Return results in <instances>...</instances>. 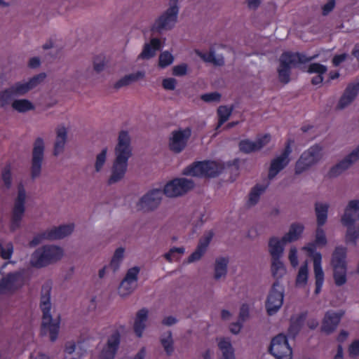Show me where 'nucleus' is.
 I'll return each instance as SVG.
<instances>
[{
  "label": "nucleus",
  "instance_id": "f257e3e1",
  "mask_svg": "<svg viewBox=\"0 0 359 359\" xmlns=\"http://www.w3.org/2000/svg\"><path fill=\"white\" fill-rule=\"evenodd\" d=\"M115 154L116 158L113 163L111 175L108 180L109 184L119 182L126 172L128 161L131 156L130 137L127 131L121 130L119 133Z\"/></svg>",
  "mask_w": 359,
  "mask_h": 359
},
{
  "label": "nucleus",
  "instance_id": "f03ea898",
  "mask_svg": "<svg viewBox=\"0 0 359 359\" xmlns=\"http://www.w3.org/2000/svg\"><path fill=\"white\" fill-rule=\"evenodd\" d=\"M40 308L43 312L41 334L44 336L49 333L51 341H55L59 333L60 318L54 320L50 314V288L48 287L45 294H41Z\"/></svg>",
  "mask_w": 359,
  "mask_h": 359
},
{
  "label": "nucleus",
  "instance_id": "7ed1b4c3",
  "mask_svg": "<svg viewBox=\"0 0 359 359\" xmlns=\"http://www.w3.org/2000/svg\"><path fill=\"white\" fill-rule=\"evenodd\" d=\"M222 163L215 161L205 160L194 161L182 171L186 176L212 178L219 175L224 170Z\"/></svg>",
  "mask_w": 359,
  "mask_h": 359
},
{
  "label": "nucleus",
  "instance_id": "20e7f679",
  "mask_svg": "<svg viewBox=\"0 0 359 359\" xmlns=\"http://www.w3.org/2000/svg\"><path fill=\"white\" fill-rule=\"evenodd\" d=\"M315 58V56L307 57L301 53L284 52L280 57L278 68V78L281 83H287L290 80L291 65L306 64Z\"/></svg>",
  "mask_w": 359,
  "mask_h": 359
},
{
  "label": "nucleus",
  "instance_id": "39448f33",
  "mask_svg": "<svg viewBox=\"0 0 359 359\" xmlns=\"http://www.w3.org/2000/svg\"><path fill=\"white\" fill-rule=\"evenodd\" d=\"M63 255L61 248L46 245L36 249L32 255L30 263L36 268L45 267L60 260Z\"/></svg>",
  "mask_w": 359,
  "mask_h": 359
},
{
  "label": "nucleus",
  "instance_id": "423d86ee",
  "mask_svg": "<svg viewBox=\"0 0 359 359\" xmlns=\"http://www.w3.org/2000/svg\"><path fill=\"white\" fill-rule=\"evenodd\" d=\"M346 248L337 246L335 248L331 259L333 267V278L337 286H341L347 281L346 271Z\"/></svg>",
  "mask_w": 359,
  "mask_h": 359
},
{
  "label": "nucleus",
  "instance_id": "0eeeda50",
  "mask_svg": "<svg viewBox=\"0 0 359 359\" xmlns=\"http://www.w3.org/2000/svg\"><path fill=\"white\" fill-rule=\"evenodd\" d=\"M178 13L177 0H170L169 8L156 20L153 29L160 32L172 29L177 21Z\"/></svg>",
  "mask_w": 359,
  "mask_h": 359
},
{
  "label": "nucleus",
  "instance_id": "6e6552de",
  "mask_svg": "<svg viewBox=\"0 0 359 359\" xmlns=\"http://www.w3.org/2000/svg\"><path fill=\"white\" fill-rule=\"evenodd\" d=\"M322 150V147L319 144H315L306 151H304L296 162L295 174L300 175L318 163L320 159V152Z\"/></svg>",
  "mask_w": 359,
  "mask_h": 359
},
{
  "label": "nucleus",
  "instance_id": "1a4fd4ad",
  "mask_svg": "<svg viewBox=\"0 0 359 359\" xmlns=\"http://www.w3.org/2000/svg\"><path fill=\"white\" fill-rule=\"evenodd\" d=\"M316 246L317 245L314 242H311L304 247V250L313 257V271L316 280V288L314 292L316 294H318L320 292L324 283L325 275L321 264L322 255L320 252H316Z\"/></svg>",
  "mask_w": 359,
  "mask_h": 359
},
{
  "label": "nucleus",
  "instance_id": "9d476101",
  "mask_svg": "<svg viewBox=\"0 0 359 359\" xmlns=\"http://www.w3.org/2000/svg\"><path fill=\"white\" fill-rule=\"evenodd\" d=\"M294 141L293 139H288L285 144V148L280 155L276 157L271 161L269 169L268 177L269 180L273 179L281 170H283L289 164L290 159L292 145Z\"/></svg>",
  "mask_w": 359,
  "mask_h": 359
},
{
  "label": "nucleus",
  "instance_id": "9b49d317",
  "mask_svg": "<svg viewBox=\"0 0 359 359\" xmlns=\"http://www.w3.org/2000/svg\"><path fill=\"white\" fill-rule=\"evenodd\" d=\"M269 351L276 359H292V350L284 334H279L272 339Z\"/></svg>",
  "mask_w": 359,
  "mask_h": 359
},
{
  "label": "nucleus",
  "instance_id": "f8f14e48",
  "mask_svg": "<svg viewBox=\"0 0 359 359\" xmlns=\"http://www.w3.org/2000/svg\"><path fill=\"white\" fill-rule=\"evenodd\" d=\"M284 290L278 280L273 283L266 302L267 313L272 316L276 313L283 305Z\"/></svg>",
  "mask_w": 359,
  "mask_h": 359
},
{
  "label": "nucleus",
  "instance_id": "ddd939ff",
  "mask_svg": "<svg viewBox=\"0 0 359 359\" xmlns=\"http://www.w3.org/2000/svg\"><path fill=\"white\" fill-rule=\"evenodd\" d=\"M191 135V130L189 127L172 131L169 141L170 149L175 153H180L185 149Z\"/></svg>",
  "mask_w": 359,
  "mask_h": 359
},
{
  "label": "nucleus",
  "instance_id": "4468645a",
  "mask_svg": "<svg viewBox=\"0 0 359 359\" xmlns=\"http://www.w3.org/2000/svg\"><path fill=\"white\" fill-rule=\"evenodd\" d=\"M44 142L41 137L36 139L34 143L32 158V177L33 179L39 176L44 154Z\"/></svg>",
  "mask_w": 359,
  "mask_h": 359
},
{
  "label": "nucleus",
  "instance_id": "2eb2a0df",
  "mask_svg": "<svg viewBox=\"0 0 359 359\" xmlns=\"http://www.w3.org/2000/svg\"><path fill=\"white\" fill-rule=\"evenodd\" d=\"M46 77V74L45 73H40L29 79L27 82L15 83L13 85L9 87V89L14 97L24 95L30 90L34 88L41 82H43Z\"/></svg>",
  "mask_w": 359,
  "mask_h": 359
},
{
  "label": "nucleus",
  "instance_id": "dca6fc26",
  "mask_svg": "<svg viewBox=\"0 0 359 359\" xmlns=\"http://www.w3.org/2000/svg\"><path fill=\"white\" fill-rule=\"evenodd\" d=\"M163 191L160 189H154L144 195L137 203L138 210L146 211L153 210L160 204Z\"/></svg>",
  "mask_w": 359,
  "mask_h": 359
},
{
  "label": "nucleus",
  "instance_id": "f3484780",
  "mask_svg": "<svg viewBox=\"0 0 359 359\" xmlns=\"http://www.w3.org/2000/svg\"><path fill=\"white\" fill-rule=\"evenodd\" d=\"M344 314L345 311L343 310L338 311H327L323 319L321 331L327 334L332 333L337 329Z\"/></svg>",
  "mask_w": 359,
  "mask_h": 359
},
{
  "label": "nucleus",
  "instance_id": "a211bd4d",
  "mask_svg": "<svg viewBox=\"0 0 359 359\" xmlns=\"http://www.w3.org/2000/svg\"><path fill=\"white\" fill-rule=\"evenodd\" d=\"M120 342L121 334L118 330H116L108 337L99 359H114L119 348Z\"/></svg>",
  "mask_w": 359,
  "mask_h": 359
},
{
  "label": "nucleus",
  "instance_id": "6ab92c4d",
  "mask_svg": "<svg viewBox=\"0 0 359 359\" xmlns=\"http://www.w3.org/2000/svg\"><path fill=\"white\" fill-rule=\"evenodd\" d=\"M359 158V146L351 152L343 160L330 168L328 172L329 177H335L348 169L352 163Z\"/></svg>",
  "mask_w": 359,
  "mask_h": 359
},
{
  "label": "nucleus",
  "instance_id": "aec40b11",
  "mask_svg": "<svg viewBox=\"0 0 359 359\" xmlns=\"http://www.w3.org/2000/svg\"><path fill=\"white\" fill-rule=\"evenodd\" d=\"M270 140L271 135L269 134H265L262 137H258L255 142L248 139L242 140L238 144L239 149L241 152L245 154H250L259 151L267 144Z\"/></svg>",
  "mask_w": 359,
  "mask_h": 359
},
{
  "label": "nucleus",
  "instance_id": "412c9836",
  "mask_svg": "<svg viewBox=\"0 0 359 359\" xmlns=\"http://www.w3.org/2000/svg\"><path fill=\"white\" fill-rule=\"evenodd\" d=\"M359 220V200H351L345 208L341 221L344 226H353Z\"/></svg>",
  "mask_w": 359,
  "mask_h": 359
},
{
  "label": "nucleus",
  "instance_id": "4be33fe9",
  "mask_svg": "<svg viewBox=\"0 0 359 359\" xmlns=\"http://www.w3.org/2000/svg\"><path fill=\"white\" fill-rule=\"evenodd\" d=\"M22 275L20 272L8 273L0 280V292H8L16 290L20 285Z\"/></svg>",
  "mask_w": 359,
  "mask_h": 359
},
{
  "label": "nucleus",
  "instance_id": "5701e85b",
  "mask_svg": "<svg viewBox=\"0 0 359 359\" xmlns=\"http://www.w3.org/2000/svg\"><path fill=\"white\" fill-rule=\"evenodd\" d=\"M212 237L213 233L212 231H209L200 239L196 249L188 257L189 263L198 261L202 257V256L205 252Z\"/></svg>",
  "mask_w": 359,
  "mask_h": 359
},
{
  "label": "nucleus",
  "instance_id": "b1692460",
  "mask_svg": "<svg viewBox=\"0 0 359 359\" xmlns=\"http://www.w3.org/2000/svg\"><path fill=\"white\" fill-rule=\"evenodd\" d=\"M359 91V83H350L346 88L344 94L341 97L337 108L342 109L348 106L355 99Z\"/></svg>",
  "mask_w": 359,
  "mask_h": 359
},
{
  "label": "nucleus",
  "instance_id": "393cba45",
  "mask_svg": "<svg viewBox=\"0 0 359 359\" xmlns=\"http://www.w3.org/2000/svg\"><path fill=\"white\" fill-rule=\"evenodd\" d=\"M307 317V311H304L297 316H292L287 330L288 335L293 339L300 332Z\"/></svg>",
  "mask_w": 359,
  "mask_h": 359
},
{
  "label": "nucleus",
  "instance_id": "a878e982",
  "mask_svg": "<svg viewBox=\"0 0 359 359\" xmlns=\"http://www.w3.org/2000/svg\"><path fill=\"white\" fill-rule=\"evenodd\" d=\"M304 230V226L302 224L297 222L292 223L290 226L289 231L281 238L283 244L297 241L301 237Z\"/></svg>",
  "mask_w": 359,
  "mask_h": 359
},
{
  "label": "nucleus",
  "instance_id": "bb28decb",
  "mask_svg": "<svg viewBox=\"0 0 359 359\" xmlns=\"http://www.w3.org/2000/svg\"><path fill=\"white\" fill-rule=\"evenodd\" d=\"M74 224H63L57 227H54L48 231V237L49 240L60 239L71 234L74 231Z\"/></svg>",
  "mask_w": 359,
  "mask_h": 359
},
{
  "label": "nucleus",
  "instance_id": "cd10ccee",
  "mask_svg": "<svg viewBox=\"0 0 359 359\" xmlns=\"http://www.w3.org/2000/svg\"><path fill=\"white\" fill-rule=\"evenodd\" d=\"M161 48V41L157 38L151 39L149 43H145L140 57L149 59L153 57L156 52Z\"/></svg>",
  "mask_w": 359,
  "mask_h": 359
},
{
  "label": "nucleus",
  "instance_id": "c85d7f7f",
  "mask_svg": "<svg viewBox=\"0 0 359 359\" xmlns=\"http://www.w3.org/2000/svg\"><path fill=\"white\" fill-rule=\"evenodd\" d=\"M67 130L65 127H58L57 129V138L54 145L53 154L55 156L60 154L64 149L67 140Z\"/></svg>",
  "mask_w": 359,
  "mask_h": 359
},
{
  "label": "nucleus",
  "instance_id": "c756f323",
  "mask_svg": "<svg viewBox=\"0 0 359 359\" xmlns=\"http://www.w3.org/2000/svg\"><path fill=\"white\" fill-rule=\"evenodd\" d=\"M144 76V73L143 72L138 71L135 73L130 74L128 75L124 76L121 79H120L118 81H117L114 85V87L116 89H119L122 87L127 86L132 83L133 82H135L140 79H142Z\"/></svg>",
  "mask_w": 359,
  "mask_h": 359
},
{
  "label": "nucleus",
  "instance_id": "7c9ffc66",
  "mask_svg": "<svg viewBox=\"0 0 359 359\" xmlns=\"http://www.w3.org/2000/svg\"><path fill=\"white\" fill-rule=\"evenodd\" d=\"M281 239L279 240L277 237L273 236L269 239V248L271 257H280L283 253L284 245Z\"/></svg>",
  "mask_w": 359,
  "mask_h": 359
},
{
  "label": "nucleus",
  "instance_id": "2f4dec72",
  "mask_svg": "<svg viewBox=\"0 0 359 359\" xmlns=\"http://www.w3.org/2000/svg\"><path fill=\"white\" fill-rule=\"evenodd\" d=\"M328 208L329 205L327 203H316L315 210L318 226L322 227L327 222Z\"/></svg>",
  "mask_w": 359,
  "mask_h": 359
},
{
  "label": "nucleus",
  "instance_id": "473e14b6",
  "mask_svg": "<svg viewBox=\"0 0 359 359\" xmlns=\"http://www.w3.org/2000/svg\"><path fill=\"white\" fill-rule=\"evenodd\" d=\"M229 260L226 257H219L216 259L215 266V278L218 280L225 276L227 272Z\"/></svg>",
  "mask_w": 359,
  "mask_h": 359
},
{
  "label": "nucleus",
  "instance_id": "72a5a7b5",
  "mask_svg": "<svg viewBox=\"0 0 359 359\" xmlns=\"http://www.w3.org/2000/svg\"><path fill=\"white\" fill-rule=\"evenodd\" d=\"M218 347L222 352V359H235L234 351L229 340L225 339L220 340Z\"/></svg>",
  "mask_w": 359,
  "mask_h": 359
},
{
  "label": "nucleus",
  "instance_id": "f704fd0d",
  "mask_svg": "<svg viewBox=\"0 0 359 359\" xmlns=\"http://www.w3.org/2000/svg\"><path fill=\"white\" fill-rule=\"evenodd\" d=\"M12 107L20 113L34 109V105L28 100H15L12 102Z\"/></svg>",
  "mask_w": 359,
  "mask_h": 359
},
{
  "label": "nucleus",
  "instance_id": "c9c22d12",
  "mask_svg": "<svg viewBox=\"0 0 359 359\" xmlns=\"http://www.w3.org/2000/svg\"><path fill=\"white\" fill-rule=\"evenodd\" d=\"M174 182L177 189L180 192V196L184 194L194 187L193 180L186 178H177L174 180Z\"/></svg>",
  "mask_w": 359,
  "mask_h": 359
},
{
  "label": "nucleus",
  "instance_id": "e433bc0d",
  "mask_svg": "<svg viewBox=\"0 0 359 359\" xmlns=\"http://www.w3.org/2000/svg\"><path fill=\"white\" fill-rule=\"evenodd\" d=\"M264 185L256 184L249 194L248 203L251 205H255L259 200L261 194L266 190Z\"/></svg>",
  "mask_w": 359,
  "mask_h": 359
},
{
  "label": "nucleus",
  "instance_id": "4c0bfd02",
  "mask_svg": "<svg viewBox=\"0 0 359 359\" xmlns=\"http://www.w3.org/2000/svg\"><path fill=\"white\" fill-rule=\"evenodd\" d=\"M271 271L274 278H278L285 273L283 263L280 260V257H271Z\"/></svg>",
  "mask_w": 359,
  "mask_h": 359
},
{
  "label": "nucleus",
  "instance_id": "58836bf2",
  "mask_svg": "<svg viewBox=\"0 0 359 359\" xmlns=\"http://www.w3.org/2000/svg\"><path fill=\"white\" fill-rule=\"evenodd\" d=\"M196 54L205 62H211L216 65H222L224 64L223 58H216L214 50H210L208 53H202L196 50Z\"/></svg>",
  "mask_w": 359,
  "mask_h": 359
},
{
  "label": "nucleus",
  "instance_id": "ea45409f",
  "mask_svg": "<svg viewBox=\"0 0 359 359\" xmlns=\"http://www.w3.org/2000/svg\"><path fill=\"white\" fill-rule=\"evenodd\" d=\"M309 278V269L307 264L302 265L299 269L297 278L296 285L297 286H304L307 284Z\"/></svg>",
  "mask_w": 359,
  "mask_h": 359
},
{
  "label": "nucleus",
  "instance_id": "a19ab883",
  "mask_svg": "<svg viewBox=\"0 0 359 359\" xmlns=\"http://www.w3.org/2000/svg\"><path fill=\"white\" fill-rule=\"evenodd\" d=\"M232 112L231 108L226 106H220L217 109L218 123L217 128L221 127L229 118Z\"/></svg>",
  "mask_w": 359,
  "mask_h": 359
},
{
  "label": "nucleus",
  "instance_id": "79ce46f5",
  "mask_svg": "<svg viewBox=\"0 0 359 359\" xmlns=\"http://www.w3.org/2000/svg\"><path fill=\"white\" fill-rule=\"evenodd\" d=\"M161 344L163 346L167 355L170 356L174 351L173 340L171 332L167 333V336L161 339Z\"/></svg>",
  "mask_w": 359,
  "mask_h": 359
},
{
  "label": "nucleus",
  "instance_id": "37998d69",
  "mask_svg": "<svg viewBox=\"0 0 359 359\" xmlns=\"http://www.w3.org/2000/svg\"><path fill=\"white\" fill-rule=\"evenodd\" d=\"M347 231L346 233V243L356 244L357 239L359 237V226L354 227L353 226H346Z\"/></svg>",
  "mask_w": 359,
  "mask_h": 359
},
{
  "label": "nucleus",
  "instance_id": "c03bdc74",
  "mask_svg": "<svg viewBox=\"0 0 359 359\" xmlns=\"http://www.w3.org/2000/svg\"><path fill=\"white\" fill-rule=\"evenodd\" d=\"M184 251L185 249L183 247L172 248L168 252L165 254V258L170 262L175 260H178L180 259V256L184 253Z\"/></svg>",
  "mask_w": 359,
  "mask_h": 359
},
{
  "label": "nucleus",
  "instance_id": "a18cd8bd",
  "mask_svg": "<svg viewBox=\"0 0 359 359\" xmlns=\"http://www.w3.org/2000/svg\"><path fill=\"white\" fill-rule=\"evenodd\" d=\"M163 191V195L165 194L168 197H177L180 196V192L176 187L174 180L168 182L165 187Z\"/></svg>",
  "mask_w": 359,
  "mask_h": 359
},
{
  "label": "nucleus",
  "instance_id": "49530a36",
  "mask_svg": "<svg viewBox=\"0 0 359 359\" xmlns=\"http://www.w3.org/2000/svg\"><path fill=\"white\" fill-rule=\"evenodd\" d=\"M140 272V269L137 266H134L129 269L126 273L125 278L123 280V285L126 284L128 280L132 281L137 284V276Z\"/></svg>",
  "mask_w": 359,
  "mask_h": 359
},
{
  "label": "nucleus",
  "instance_id": "de8ad7c7",
  "mask_svg": "<svg viewBox=\"0 0 359 359\" xmlns=\"http://www.w3.org/2000/svg\"><path fill=\"white\" fill-rule=\"evenodd\" d=\"M136 285H137L136 283H135L132 281H130V280H128L126 284H125L123 285V280H122L121 282V284L118 287V292H119L120 295L123 296V297L128 295L133 291V290L135 289Z\"/></svg>",
  "mask_w": 359,
  "mask_h": 359
},
{
  "label": "nucleus",
  "instance_id": "09e8293b",
  "mask_svg": "<svg viewBox=\"0 0 359 359\" xmlns=\"http://www.w3.org/2000/svg\"><path fill=\"white\" fill-rule=\"evenodd\" d=\"M173 62V56L168 51L163 52L159 55V67L165 68L172 64Z\"/></svg>",
  "mask_w": 359,
  "mask_h": 359
},
{
  "label": "nucleus",
  "instance_id": "8fccbe9b",
  "mask_svg": "<svg viewBox=\"0 0 359 359\" xmlns=\"http://www.w3.org/2000/svg\"><path fill=\"white\" fill-rule=\"evenodd\" d=\"M314 243L317 246H325L327 244L326 236L322 227L318 226L316 229Z\"/></svg>",
  "mask_w": 359,
  "mask_h": 359
},
{
  "label": "nucleus",
  "instance_id": "3c124183",
  "mask_svg": "<svg viewBox=\"0 0 359 359\" xmlns=\"http://www.w3.org/2000/svg\"><path fill=\"white\" fill-rule=\"evenodd\" d=\"M13 95L9 88L0 92V107H4L10 103Z\"/></svg>",
  "mask_w": 359,
  "mask_h": 359
},
{
  "label": "nucleus",
  "instance_id": "603ef678",
  "mask_svg": "<svg viewBox=\"0 0 359 359\" xmlns=\"http://www.w3.org/2000/svg\"><path fill=\"white\" fill-rule=\"evenodd\" d=\"M106 65L105 56L100 54L95 57L93 60V67L95 72H101L104 70Z\"/></svg>",
  "mask_w": 359,
  "mask_h": 359
},
{
  "label": "nucleus",
  "instance_id": "864d4df0",
  "mask_svg": "<svg viewBox=\"0 0 359 359\" xmlns=\"http://www.w3.org/2000/svg\"><path fill=\"white\" fill-rule=\"evenodd\" d=\"M327 69V67L324 65L320 63H311L309 66L308 72L310 74L316 73L320 75H323L326 73Z\"/></svg>",
  "mask_w": 359,
  "mask_h": 359
},
{
  "label": "nucleus",
  "instance_id": "5fc2aeb1",
  "mask_svg": "<svg viewBox=\"0 0 359 359\" xmlns=\"http://www.w3.org/2000/svg\"><path fill=\"white\" fill-rule=\"evenodd\" d=\"M2 180L7 189L11 186V168L10 165H6L2 170Z\"/></svg>",
  "mask_w": 359,
  "mask_h": 359
},
{
  "label": "nucleus",
  "instance_id": "6e6d98bb",
  "mask_svg": "<svg viewBox=\"0 0 359 359\" xmlns=\"http://www.w3.org/2000/svg\"><path fill=\"white\" fill-rule=\"evenodd\" d=\"M48 231H45L44 232H42L41 233H38L34 236L32 241H29V245L31 248L36 247L39 244H40L43 240L48 239L49 240V238L48 237Z\"/></svg>",
  "mask_w": 359,
  "mask_h": 359
},
{
  "label": "nucleus",
  "instance_id": "4d7b16f0",
  "mask_svg": "<svg viewBox=\"0 0 359 359\" xmlns=\"http://www.w3.org/2000/svg\"><path fill=\"white\" fill-rule=\"evenodd\" d=\"M107 151V149L104 148L97 156L95 165V170L97 172L100 171V170L102 169V168L103 167V165L106 161Z\"/></svg>",
  "mask_w": 359,
  "mask_h": 359
},
{
  "label": "nucleus",
  "instance_id": "13d9d810",
  "mask_svg": "<svg viewBox=\"0 0 359 359\" xmlns=\"http://www.w3.org/2000/svg\"><path fill=\"white\" fill-rule=\"evenodd\" d=\"M201 98L205 102H219L221 95L217 92L205 93L201 95Z\"/></svg>",
  "mask_w": 359,
  "mask_h": 359
},
{
  "label": "nucleus",
  "instance_id": "bf43d9fd",
  "mask_svg": "<svg viewBox=\"0 0 359 359\" xmlns=\"http://www.w3.org/2000/svg\"><path fill=\"white\" fill-rule=\"evenodd\" d=\"M0 251L1 256L4 259H9L13 252V245L11 243H8L6 245V248H4L3 245L0 243Z\"/></svg>",
  "mask_w": 359,
  "mask_h": 359
},
{
  "label": "nucleus",
  "instance_id": "052dcab7",
  "mask_svg": "<svg viewBox=\"0 0 359 359\" xmlns=\"http://www.w3.org/2000/svg\"><path fill=\"white\" fill-rule=\"evenodd\" d=\"M350 357L355 358L359 355V339L354 340L348 347Z\"/></svg>",
  "mask_w": 359,
  "mask_h": 359
},
{
  "label": "nucleus",
  "instance_id": "680f3d73",
  "mask_svg": "<svg viewBox=\"0 0 359 359\" xmlns=\"http://www.w3.org/2000/svg\"><path fill=\"white\" fill-rule=\"evenodd\" d=\"M134 332L137 337H141L142 333L145 329V322L140 321L137 319L135 320L134 323Z\"/></svg>",
  "mask_w": 359,
  "mask_h": 359
},
{
  "label": "nucleus",
  "instance_id": "e2e57ef3",
  "mask_svg": "<svg viewBox=\"0 0 359 359\" xmlns=\"http://www.w3.org/2000/svg\"><path fill=\"white\" fill-rule=\"evenodd\" d=\"M187 73V65L186 64H181L176 65L172 69V74L176 76H182L186 75Z\"/></svg>",
  "mask_w": 359,
  "mask_h": 359
},
{
  "label": "nucleus",
  "instance_id": "0e129e2a",
  "mask_svg": "<svg viewBox=\"0 0 359 359\" xmlns=\"http://www.w3.org/2000/svg\"><path fill=\"white\" fill-rule=\"evenodd\" d=\"M22 219V216L12 214L10 225L11 231H14L20 227Z\"/></svg>",
  "mask_w": 359,
  "mask_h": 359
},
{
  "label": "nucleus",
  "instance_id": "69168bd1",
  "mask_svg": "<svg viewBox=\"0 0 359 359\" xmlns=\"http://www.w3.org/2000/svg\"><path fill=\"white\" fill-rule=\"evenodd\" d=\"M176 83V80L174 78L164 79L162 81L163 88L169 90H173L175 88Z\"/></svg>",
  "mask_w": 359,
  "mask_h": 359
},
{
  "label": "nucleus",
  "instance_id": "338daca9",
  "mask_svg": "<svg viewBox=\"0 0 359 359\" xmlns=\"http://www.w3.org/2000/svg\"><path fill=\"white\" fill-rule=\"evenodd\" d=\"M250 309L247 304H243L240 309L239 320L243 323L249 317Z\"/></svg>",
  "mask_w": 359,
  "mask_h": 359
},
{
  "label": "nucleus",
  "instance_id": "774afa93",
  "mask_svg": "<svg viewBox=\"0 0 359 359\" xmlns=\"http://www.w3.org/2000/svg\"><path fill=\"white\" fill-rule=\"evenodd\" d=\"M288 258L293 267H296L298 265L297 250L295 248H290Z\"/></svg>",
  "mask_w": 359,
  "mask_h": 359
}]
</instances>
